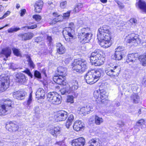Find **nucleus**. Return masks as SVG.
I'll use <instances>...</instances> for the list:
<instances>
[{
  "label": "nucleus",
  "instance_id": "obj_1",
  "mask_svg": "<svg viewBox=\"0 0 146 146\" xmlns=\"http://www.w3.org/2000/svg\"><path fill=\"white\" fill-rule=\"evenodd\" d=\"M110 29L108 26L104 25L101 27L98 30V39L100 42V45L104 48H108L111 45Z\"/></svg>",
  "mask_w": 146,
  "mask_h": 146
},
{
  "label": "nucleus",
  "instance_id": "obj_2",
  "mask_svg": "<svg viewBox=\"0 0 146 146\" xmlns=\"http://www.w3.org/2000/svg\"><path fill=\"white\" fill-rule=\"evenodd\" d=\"M102 52L99 50H96L92 52L90 56V62L92 65L101 66L104 63L105 59L102 55Z\"/></svg>",
  "mask_w": 146,
  "mask_h": 146
},
{
  "label": "nucleus",
  "instance_id": "obj_3",
  "mask_svg": "<svg viewBox=\"0 0 146 146\" xmlns=\"http://www.w3.org/2000/svg\"><path fill=\"white\" fill-rule=\"evenodd\" d=\"M72 68L77 72H83L88 68L86 62L84 59L75 60L72 64Z\"/></svg>",
  "mask_w": 146,
  "mask_h": 146
},
{
  "label": "nucleus",
  "instance_id": "obj_4",
  "mask_svg": "<svg viewBox=\"0 0 146 146\" xmlns=\"http://www.w3.org/2000/svg\"><path fill=\"white\" fill-rule=\"evenodd\" d=\"M138 57L140 61L142 63L143 66H146V54L138 57V53H134L129 54L127 56V62L128 63L130 62H134Z\"/></svg>",
  "mask_w": 146,
  "mask_h": 146
},
{
  "label": "nucleus",
  "instance_id": "obj_5",
  "mask_svg": "<svg viewBox=\"0 0 146 146\" xmlns=\"http://www.w3.org/2000/svg\"><path fill=\"white\" fill-rule=\"evenodd\" d=\"M85 30L86 29H82L78 35L79 41L82 44L88 42L91 40L92 36V34L85 32Z\"/></svg>",
  "mask_w": 146,
  "mask_h": 146
},
{
  "label": "nucleus",
  "instance_id": "obj_6",
  "mask_svg": "<svg viewBox=\"0 0 146 146\" xmlns=\"http://www.w3.org/2000/svg\"><path fill=\"white\" fill-rule=\"evenodd\" d=\"M47 100L52 104H59L61 103V97L54 92L48 93L47 94Z\"/></svg>",
  "mask_w": 146,
  "mask_h": 146
},
{
  "label": "nucleus",
  "instance_id": "obj_7",
  "mask_svg": "<svg viewBox=\"0 0 146 146\" xmlns=\"http://www.w3.org/2000/svg\"><path fill=\"white\" fill-rule=\"evenodd\" d=\"M10 82L9 77L6 76L5 74H1L0 76V91H5L9 86Z\"/></svg>",
  "mask_w": 146,
  "mask_h": 146
},
{
  "label": "nucleus",
  "instance_id": "obj_8",
  "mask_svg": "<svg viewBox=\"0 0 146 146\" xmlns=\"http://www.w3.org/2000/svg\"><path fill=\"white\" fill-rule=\"evenodd\" d=\"M129 38L127 39L126 42L127 43L131 44L137 45L141 42L139 36L134 33H132L128 35Z\"/></svg>",
  "mask_w": 146,
  "mask_h": 146
},
{
  "label": "nucleus",
  "instance_id": "obj_9",
  "mask_svg": "<svg viewBox=\"0 0 146 146\" xmlns=\"http://www.w3.org/2000/svg\"><path fill=\"white\" fill-rule=\"evenodd\" d=\"M105 73L108 76L111 77H114L117 76L120 72L119 67L115 66L113 67L109 68L105 71Z\"/></svg>",
  "mask_w": 146,
  "mask_h": 146
},
{
  "label": "nucleus",
  "instance_id": "obj_10",
  "mask_svg": "<svg viewBox=\"0 0 146 146\" xmlns=\"http://www.w3.org/2000/svg\"><path fill=\"white\" fill-rule=\"evenodd\" d=\"M94 73L91 70L89 71L85 75V78L88 84H92L98 80L95 79L94 76Z\"/></svg>",
  "mask_w": 146,
  "mask_h": 146
},
{
  "label": "nucleus",
  "instance_id": "obj_11",
  "mask_svg": "<svg viewBox=\"0 0 146 146\" xmlns=\"http://www.w3.org/2000/svg\"><path fill=\"white\" fill-rule=\"evenodd\" d=\"M63 34L64 35V38L67 41H70L68 40V38H67V36L65 37L64 35H66V36L68 35L69 37V39H72L74 37V29L71 28L70 27H67L65 28V29L63 31Z\"/></svg>",
  "mask_w": 146,
  "mask_h": 146
},
{
  "label": "nucleus",
  "instance_id": "obj_12",
  "mask_svg": "<svg viewBox=\"0 0 146 146\" xmlns=\"http://www.w3.org/2000/svg\"><path fill=\"white\" fill-rule=\"evenodd\" d=\"M122 49V47L119 46L117 48L114 56L115 59L119 60L122 59L125 53V51Z\"/></svg>",
  "mask_w": 146,
  "mask_h": 146
},
{
  "label": "nucleus",
  "instance_id": "obj_13",
  "mask_svg": "<svg viewBox=\"0 0 146 146\" xmlns=\"http://www.w3.org/2000/svg\"><path fill=\"white\" fill-rule=\"evenodd\" d=\"M26 95H27V93L23 90H20L13 93V97L20 100L24 99Z\"/></svg>",
  "mask_w": 146,
  "mask_h": 146
},
{
  "label": "nucleus",
  "instance_id": "obj_14",
  "mask_svg": "<svg viewBox=\"0 0 146 146\" xmlns=\"http://www.w3.org/2000/svg\"><path fill=\"white\" fill-rule=\"evenodd\" d=\"M85 141L83 137H79L73 140L71 142V145L72 146H84Z\"/></svg>",
  "mask_w": 146,
  "mask_h": 146
},
{
  "label": "nucleus",
  "instance_id": "obj_15",
  "mask_svg": "<svg viewBox=\"0 0 146 146\" xmlns=\"http://www.w3.org/2000/svg\"><path fill=\"white\" fill-rule=\"evenodd\" d=\"M65 76L58 75L54 76L53 78L54 82L60 85H66Z\"/></svg>",
  "mask_w": 146,
  "mask_h": 146
},
{
  "label": "nucleus",
  "instance_id": "obj_16",
  "mask_svg": "<svg viewBox=\"0 0 146 146\" xmlns=\"http://www.w3.org/2000/svg\"><path fill=\"white\" fill-rule=\"evenodd\" d=\"M68 116V113L64 111L61 110L58 112L56 116V119L58 121H64Z\"/></svg>",
  "mask_w": 146,
  "mask_h": 146
},
{
  "label": "nucleus",
  "instance_id": "obj_17",
  "mask_svg": "<svg viewBox=\"0 0 146 146\" xmlns=\"http://www.w3.org/2000/svg\"><path fill=\"white\" fill-rule=\"evenodd\" d=\"M13 102L10 99H7L5 100L3 104L1 105V108L4 109L7 111L12 108Z\"/></svg>",
  "mask_w": 146,
  "mask_h": 146
},
{
  "label": "nucleus",
  "instance_id": "obj_18",
  "mask_svg": "<svg viewBox=\"0 0 146 146\" xmlns=\"http://www.w3.org/2000/svg\"><path fill=\"white\" fill-rule=\"evenodd\" d=\"M6 127L9 131L15 132L18 130L19 127L15 123L10 122L9 123L6 125Z\"/></svg>",
  "mask_w": 146,
  "mask_h": 146
},
{
  "label": "nucleus",
  "instance_id": "obj_19",
  "mask_svg": "<svg viewBox=\"0 0 146 146\" xmlns=\"http://www.w3.org/2000/svg\"><path fill=\"white\" fill-rule=\"evenodd\" d=\"M108 94L104 90H101L100 99L101 102L104 104H107L110 101L108 100Z\"/></svg>",
  "mask_w": 146,
  "mask_h": 146
},
{
  "label": "nucleus",
  "instance_id": "obj_20",
  "mask_svg": "<svg viewBox=\"0 0 146 146\" xmlns=\"http://www.w3.org/2000/svg\"><path fill=\"white\" fill-rule=\"evenodd\" d=\"M16 82L21 84L25 83L26 81V77L23 74H17L16 75Z\"/></svg>",
  "mask_w": 146,
  "mask_h": 146
},
{
  "label": "nucleus",
  "instance_id": "obj_21",
  "mask_svg": "<svg viewBox=\"0 0 146 146\" xmlns=\"http://www.w3.org/2000/svg\"><path fill=\"white\" fill-rule=\"evenodd\" d=\"M34 34L31 33H27L19 35L18 36L22 40H26L31 39L33 36Z\"/></svg>",
  "mask_w": 146,
  "mask_h": 146
},
{
  "label": "nucleus",
  "instance_id": "obj_22",
  "mask_svg": "<svg viewBox=\"0 0 146 146\" xmlns=\"http://www.w3.org/2000/svg\"><path fill=\"white\" fill-rule=\"evenodd\" d=\"M43 5V2L41 0L36 1L35 4V12L40 13Z\"/></svg>",
  "mask_w": 146,
  "mask_h": 146
},
{
  "label": "nucleus",
  "instance_id": "obj_23",
  "mask_svg": "<svg viewBox=\"0 0 146 146\" xmlns=\"http://www.w3.org/2000/svg\"><path fill=\"white\" fill-rule=\"evenodd\" d=\"M53 15L56 17L50 23L51 24H54L57 22H60L62 21L63 17L60 15H58L56 13H54Z\"/></svg>",
  "mask_w": 146,
  "mask_h": 146
},
{
  "label": "nucleus",
  "instance_id": "obj_24",
  "mask_svg": "<svg viewBox=\"0 0 146 146\" xmlns=\"http://www.w3.org/2000/svg\"><path fill=\"white\" fill-rule=\"evenodd\" d=\"M45 94V92L43 88H39L38 89L36 92V98L40 99H44Z\"/></svg>",
  "mask_w": 146,
  "mask_h": 146
},
{
  "label": "nucleus",
  "instance_id": "obj_25",
  "mask_svg": "<svg viewBox=\"0 0 146 146\" xmlns=\"http://www.w3.org/2000/svg\"><path fill=\"white\" fill-rule=\"evenodd\" d=\"M56 49L57 53L60 54H64L66 50L65 47L60 43L56 44Z\"/></svg>",
  "mask_w": 146,
  "mask_h": 146
},
{
  "label": "nucleus",
  "instance_id": "obj_26",
  "mask_svg": "<svg viewBox=\"0 0 146 146\" xmlns=\"http://www.w3.org/2000/svg\"><path fill=\"white\" fill-rule=\"evenodd\" d=\"M83 127V123L80 121H76L74 122L73 125L74 129L77 131H79Z\"/></svg>",
  "mask_w": 146,
  "mask_h": 146
},
{
  "label": "nucleus",
  "instance_id": "obj_27",
  "mask_svg": "<svg viewBox=\"0 0 146 146\" xmlns=\"http://www.w3.org/2000/svg\"><path fill=\"white\" fill-rule=\"evenodd\" d=\"M78 82L77 81L75 80L71 81L70 85L69 87L71 91H74L77 90L78 87Z\"/></svg>",
  "mask_w": 146,
  "mask_h": 146
},
{
  "label": "nucleus",
  "instance_id": "obj_28",
  "mask_svg": "<svg viewBox=\"0 0 146 146\" xmlns=\"http://www.w3.org/2000/svg\"><path fill=\"white\" fill-rule=\"evenodd\" d=\"M49 132L54 137H56L60 132V128L59 127L52 128L50 129Z\"/></svg>",
  "mask_w": 146,
  "mask_h": 146
},
{
  "label": "nucleus",
  "instance_id": "obj_29",
  "mask_svg": "<svg viewBox=\"0 0 146 146\" xmlns=\"http://www.w3.org/2000/svg\"><path fill=\"white\" fill-rule=\"evenodd\" d=\"M11 53V50L9 48H3L0 53V54H3L4 55L6 58L10 56Z\"/></svg>",
  "mask_w": 146,
  "mask_h": 146
},
{
  "label": "nucleus",
  "instance_id": "obj_30",
  "mask_svg": "<svg viewBox=\"0 0 146 146\" xmlns=\"http://www.w3.org/2000/svg\"><path fill=\"white\" fill-rule=\"evenodd\" d=\"M99 141L98 139H92L88 142L89 146H102L100 145Z\"/></svg>",
  "mask_w": 146,
  "mask_h": 146
},
{
  "label": "nucleus",
  "instance_id": "obj_31",
  "mask_svg": "<svg viewBox=\"0 0 146 146\" xmlns=\"http://www.w3.org/2000/svg\"><path fill=\"white\" fill-rule=\"evenodd\" d=\"M138 6L141 11L146 13V4L143 0H139Z\"/></svg>",
  "mask_w": 146,
  "mask_h": 146
},
{
  "label": "nucleus",
  "instance_id": "obj_32",
  "mask_svg": "<svg viewBox=\"0 0 146 146\" xmlns=\"http://www.w3.org/2000/svg\"><path fill=\"white\" fill-rule=\"evenodd\" d=\"M67 71V69L62 66H60L57 68L58 75L65 76Z\"/></svg>",
  "mask_w": 146,
  "mask_h": 146
},
{
  "label": "nucleus",
  "instance_id": "obj_33",
  "mask_svg": "<svg viewBox=\"0 0 146 146\" xmlns=\"http://www.w3.org/2000/svg\"><path fill=\"white\" fill-rule=\"evenodd\" d=\"M91 71L94 72V76L95 79L98 80L101 76V74L102 73V70L100 69L96 70H92Z\"/></svg>",
  "mask_w": 146,
  "mask_h": 146
},
{
  "label": "nucleus",
  "instance_id": "obj_34",
  "mask_svg": "<svg viewBox=\"0 0 146 146\" xmlns=\"http://www.w3.org/2000/svg\"><path fill=\"white\" fill-rule=\"evenodd\" d=\"M60 92L62 95H66L70 93L71 92L70 88L68 87L61 89Z\"/></svg>",
  "mask_w": 146,
  "mask_h": 146
},
{
  "label": "nucleus",
  "instance_id": "obj_35",
  "mask_svg": "<svg viewBox=\"0 0 146 146\" xmlns=\"http://www.w3.org/2000/svg\"><path fill=\"white\" fill-rule=\"evenodd\" d=\"M25 57L27 59V61L29 63L30 68H34L35 67V65L32 60L30 56L28 55H26Z\"/></svg>",
  "mask_w": 146,
  "mask_h": 146
},
{
  "label": "nucleus",
  "instance_id": "obj_36",
  "mask_svg": "<svg viewBox=\"0 0 146 146\" xmlns=\"http://www.w3.org/2000/svg\"><path fill=\"white\" fill-rule=\"evenodd\" d=\"M131 98L134 103L136 104L138 103L139 97L137 94H132L131 96Z\"/></svg>",
  "mask_w": 146,
  "mask_h": 146
},
{
  "label": "nucleus",
  "instance_id": "obj_37",
  "mask_svg": "<svg viewBox=\"0 0 146 146\" xmlns=\"http://www.w3.org/2000/svg\"><path fill=\"white\" fill-rule=\"evenodd\" d=\"M83 7V5L82 3H78L76 5L73 11L76 13H78L81 10Z\"/></svg>",
  "mask_w": 146,
  "mask_h": 146
},
{
  "label": "nucleus",
  "instance_id": "obj_38",
  "mask_svg": "<svg viewBox=\"0 0 146 146\" xmlns=\"http://www.w3.org/2000/svg\"><path fill=\"white\" fill-rule=\"evenodd\" d=\"M95 123L97 125H99L103 122V119L97 115L95 116Z\"/></svg>",
  "mask_w": 146,
  "mask_h": 146
},
{
  "label": "nucleus",
  "instance_id": "obj_39",
  "mask_svg": "<svg viewBox=\"0 0 146 146\" xmlns=\"http://www.w3.org/2000/svg\"><path fill=\"white\" fill-rule=\"evenodd\" d=\"M101 93V90H97L94 91V97L96 98V99H98V100L100 101V94Z\"/></svg>",
  "mask_w": 146,
  "mask_h": 146
},
{
  "label": "nucleus",
  "instance_id": "obj_40",
  "mask_svg": "<svg viewBox=\"0 0 146 146\" xmlns=\"http://www.w3.org/2000/svg\"><path fill=\"white\" fill-rule=\"evenodd\" d=\"M8 66L9 69H12L13 70H15L18 68L17 64L12 62L9 63Z\"/></svg>",
  "mask_w": 146,
  "mask_h": 146
},
{
  "label": "nucleus",
  "instance_id": "obj_41",
  "mask_svg": "<svg viewBox=\"0 0 146 146\" xmlns=\"http://www.w3.org/2000/svg\"><path fill=\"white\" fill-rule=\"evenodd\" d=\"M20 29L19 27H11L7 31L8 33H11L13 32H16Z\"/></svg>",
  "mask_w": 146,
  "mask_h": 146
},
{
  "label": "nucleus",
  "instance_id": "obj_42",
  "mask_svg": "<svg viewBox=\"0 0 146 146\" xmlns=\"http://www.w3.org/2000/svg\"><path fill=\"white\" fill-rule=\"evenodd\" d=\"M32 95L31 93H30L29 95L28 99L27 101V105L29 107H30L31 106L30 105V104L31 103L32 101Z\"/></svg>",
  "mask_w": 146,
  "mask_h": 146
},
{
  "label": "nucleus",
  "instance_id": "obj_43",
  "mask_svg": "<svg viewBox=\"0 0 146 146\" xmlns=\"http://www.w3.org/2000/svg\"><path fill=\"white\" fill-rule=\"evenodd\" d=\"M14 54L17 56H20L21 54L19 50L16 48H14L12 49Z\"/></svg>",
  "mask_w": 146,
  "mask_h": 146
},
{
  "label": "nucleus",
  "instance_id": "obj_44",
  "mask_svg": "<svg viewBox=\"0 0 146 146\" xmlns=\"http://www.w3.org/2000/svg\"><path fill=\"white\" fill-rule=\"evenodd\" d=\"M74 97L72 95H69L67 96V102L72 103L74 102Z\"/></svg>",
  "mask_w": 146,
  "mask_h": 146
},
{
  "label": "nucleus",
  "instance_id": "obj_45",
  "mask_svg": "<svg viewBox=\"0 0 146 146\" xmlns=\"http://www.w3.org/2000/svg\"><path fill=\"white\" fill-rule=\"evenodd\" d=\"M85 108H86V111L87 112V114L90 113V111H92L93 108L92 107L90 104L87 105L86 107H85Z\"/></svg>",
  "mask_w": 146,
  "mask_h": 146
},
{
  "label": "nucleus",
  "instance_id": "obj_46",
  "mask_svg": "<svg viewBox=\"0 0 146 146\" xmlns=\"http://www.w3.org/2000/svg\"><path fill=\"white\" fill-rule=\"evenodd\" d=\"M33 17L37 22L40 21L42 19L41 17L38 15H34L33 16Z\"/></svg>",
  "mask_w": 146,
  "mask_h": 146
},
{
  "label": "nucleus",
  "instance_id": "obj_47",
  "mask_svg": "<svg viewBox=\"0 0 146 146\" xmlns=\"http://www.w3.org/2000/svg\"><path fill=\"white\" fill-rule=\"evenodd\" d=\"M34 75L35 77L40 79L41 76L40 73L37 70H35L34 72Z\"/></svg>",
  "mask_w": 146,
  "mask_h": 146
},
{
  "label": "nucleus",
  "instance_id": "obj_48",
  "mask_svg": "<svg viewBox=\"0 0 146 146\" xmlns=\"http://www.w3.org/2000/svg\"><path fill=\"white\" fill-rule=\"evenodd\" d=\"M86 109V108L85 107H82L80 109L79 113L80 114L87 113Z\"/></svg>",
  "mask_w": 146,
  "mask_h": 146
},
{
  "label": "nucleus",
  "instance_id": "obj_49",
  "mask_svg": "<svg viewBox=\"0 0 146 146\" xmlns=\"http://www.w3.org/2000/svg\"><path fill=\"white\" fill-rule=\"evenodd\" d=\"M1 108V106L0 107V115L6 114H7L6 113L7 112L6 110L4 109Z\"/></svg>",
  "mask_w": 146,
  "mask_h": 146
},
{
  "label": "nucleus",
  "instance_id": "obj_50",
  "mask_svg": "<svg viewBox=\"0 0 146 146\" xmlns=\"http://www.w3.org/2000/svg\"><path fill=\"white\" fill-rule=\"evenodd\" d=\"M130 23L132 25H135L137 23V21L135 18L131 19L129 20Z\"/></svg>",
  "mask_w": 146,
  "mask_h": 146
},
{
  "label": "nucleus",
  "instance_id": "obj_51",
  "mask_svg": "<svg viewBox=\"0 0 146 146\" xmlns=\"http://www.w3.org/2000/svg\"><path fill=\"white\" fill-rule=\"evenodd\" d=\"M23 72L25 73L26 74H27L29 76H30L31 78H33V75L30 72V70L28 69H26Z\"/></svg>",
  "mask_w": 146,
  "mask_h": 146
},
{
  "label": "nucleus",
  "instance_id": "obj_52",
  "mask_svg": "<svg viewBox=\"0 0 146 146\" xmlns=\"http://www.w3.org/2000/svg\"><path fill=\"white\" fill-rule=\"evenodd\" d=\"M37 26L36 25H32L30 26H25L22 27V28H25V27H27L28 29H33L37 27Z\"/></svg>",
  "mask_w": 146,
  "mask_h": 146
},
{
  "label": "nucleus",
  "instance_id": "obj_53",
  "mask_svg": "<svg viewBox=\"0 0 146 146\" xmlns=\"http://www.w3.org/2000/svg\"><path fill=\"white\" fill-rule=\"evenodd\" d=\"M72 122L67 120L66 123V126L68 129L72 125Z\"/></svg>",
  "mask_w": 146,
  "mask_h": 146
},
{
  "label": "nucleus",
  "instance_id": "obj_54",
  "mask_svg": "<svg viewBox=\"0 0 146 146\" xmlns=\"http://www.w3.org/2000/svg\"><path fill=\"white\" fill-rule=\"evenodd\" d=\"M74 119V117L73 115L72 114H71L68 116V118L67 120L73 122Z\"/></svg>",
  "mask_w": 146,
  "mask_h": 146
},
{
  "label": "nucleus",
  "instance_id": "obj_55",
  "mask_svg": "<svg viewBox=\"0 0 146 146\" xmlns=\"http://www.w3.org/2000/svg\"><path fill=\"white\" fill-rule=\"evenodd\" d=\"M115 2L117 3L118 6L120 9H122L124 8L123 4L121 2L117 1H115Z\"/></svg>",
  "mask_w": 146,
  "mask_h": 146
},
{
  "label": "nucleus",
  "instance_id": "obj_56",
  "mask_svg": "<svg viewBox=\"0 0 146 146\" xmlns=\"http://www.w3.org/2000/svg\"><path fill=\"white\" fill-rule=\"evenodd\" d=\"M47 42H48V44L51 45L52 44V37L50 36H48L47 38Z\"/></svg>",
  "mask_w": 146,
  "mask_h": 146
},
{
  "label": "nucleus",
  "instance_id": "obj_57",
  "mask_svg": "<svg viewBox=\"0 0 146 146\" xmlns=\"http://www.w3.org/2000/svg\"><path fill=\"white\" fill-rule=\"evenodd\" d=\"M34 110L35 113L37 114L39 113L40 111L39 108L38 106H36L35 107Z\"/></svg>",
  "mask_w": 146,
  "mask_h": 146
},
{
  "label": "nucleus",
  "instance_id": "obj_58",
  "mask_svg": "<svg viewBox=\"0 0 146 146\" xmlns=\"http://www.w3.org/2000/svg\"><path fill=\"white\" fill-rule=\"evenodd\" d=\"M70 15V12L68 11L66 13L63 14V17L64 19L68 18Z\"/></svg>",
  "mask_w": 146,
  "mask_h": 146
},
{
  "label": "nucleus",
  "instance_id": "obj_59",
  "mask_svg": "<svg viewBox=\"0 0 146 146\" xmlns=\"http://www.w3.org/2000/svg\"><path fill=\"white\" fill-rule=\"evenodd\" d=\"M144 120L143 119H141L139 120L137 123V125H141L144 124Z\"/></svg>",
  "mask_w": 146,
  "mask_h": 146
},
{
  "label": "nucleus",
  "instance_id": "obj_60",
  "mask_svg": "<svg viewBox=\"0 0 146 146\" xmlns=\"http://www.w3.org/2000/svg\"><path fill=\"white\" fill-rule=\"evenodd\" d=\"M66 4V1H63L60 3V6L62 8H64L65 7Z\"/></svg>",
  "mask_w": 146,
  "mask_h": 146
},
{
  "label": "nucleus",
  "instance_id": "obj_61",
  "mask_svg": "<svg viewBox=\"0 0 146 146\" xmlns=\"http://www.w3.org/2000/svg\"><path fill=\"white\" fill-rule=\"evenodd\" d=\"M10 11H7L3 16V18H5L6 17L8 16L10 14Z\"/></svg>",
  "mask_w": 146,
  "mask_h": 146
},
{
  "label": "nucleus",
  "instance_id": "obj_62",
  "mask_svg": "<svg viewBox=\"0 0 146 146\" xmlns=\"http://www.w3.org/2000/svg\"><path fill=\"white\" fill-rule=\"evenodd\" d=\"M26 10L25 9L21 10L20 15L21 16H23L25 14Z\"/></svg>",
  "mask_w": 146,
  "mask_h": 146
},
{
  "label": "nucleus",
  "instance_id": "obj_63",
  "mask_svg": "<svg viewBox=\"0 0 146 146\" xmlns=\"http://www.w3.org/2000/svg\"><path fill=\"white\" fill-rule=\"evenodd\" d=\"M70 27L71 28H73L74 29V25L73 23H70L69 24V27Z\"/></svg>",
  "mask_w": 146,
  "mask_h": 146
},
{
  "label": "nucleus",
  "instance_id": "obj_64",
  "mask_svg": "<svg viewBox=\"0 0 146 146\" xmlns=\"http://www.w3.org/2000/svg\"><path fill=\"white\" fill-rule=\"evenodd\" d=\"M118 124L119 125V127H121L124 125V123L122 121H119L118 123Z\"/></svg>",
  "mask_w": 146,
  "mask_h": 146
}]
</instances>
